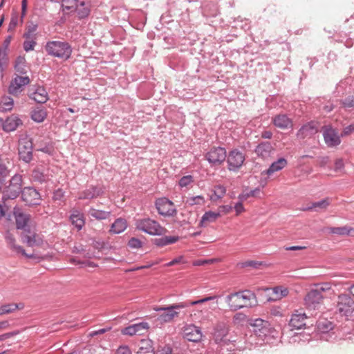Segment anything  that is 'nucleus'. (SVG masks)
<instances>
[{"instance_id":"obj_1","label":"nucleus","mask_w":354,"mask_h":354,"mask_svg":"<svg viewBox=\"0 0 354 354\" xmlns=\"http://www.w3.org/2000/svg\"><path fill=\"white\" fill-rule=\"evenodd\" d=\"M211 339L218 346L219 354H230L235 349V340L230 333V326L223 322H217L210 332Z\"/></svg>"},{"instance_id":"obj_2","label":"nucleus","mask_w":354,"mask_h":354,"mask_svg":"<svg viewBox=\"0 0 354 354\" xmlns=\"http://www.w3.org/2000/svg\"><path fill=\"white\" fill-rule=\"evenodd\" d=\"M15 218L16 226L18 230H22L21 234V240L29 247H34L41 243L42 240L38 236L35 231L32 230L28 225L30 216L25 214L21 210L15 207L13 210Z\"/></svg>"},{"instance_id":"obj_3","label":"nucleus","mask_w":354,"mask_h":354,"mask_svg":"<svg viewBox=\"0 0 354 354\" xmlns=\"http://www.w3.org/2000/svg\"><path fill=\"white\" fill-rule=\"evenodd\" d=\"M225 300L232 311H236L243 308H251L257 304L255 294L249 290L230 293L225 297Z\"/></svg>"},{"instance_id":"obj_4","label":"nucleus","mask_w":354,"mask_h":354,"mask_svg":"<svg viewBox=\"0 0 354 354\" xmlns=\"http://www.w3.org/2000/svg\"><path fill=\"white\" fill-rule=\"evenodd\" d=\"M185 308L186 304H184L183 301L167 306L154 308V310L160 313L156 317V325H162L172 322L175 317L178 316V310Z\"/></svg>"},{"instance_id":"obj_5","label":"nucleus","mask_w":354,"mask_h":354,"mask_svg":"<svg viewBox=\"0 0 354 354\" xmlns=\"http://www.w3.org/2000/svg\"><path fill=\"white\" fill-rule=\"evenodd\" d=\"M45 50L49 55L55 57L68 59L72 54V47L66 41H49L45 46Z\"/></svg>"},{"instance_id":"obj_6","label":"nucleus","mask_w":354,"mask_h":354,"mask_svg":"<svg viewBox=\"0 0 354 354\" xmlns=\"http://www.w3.org/2000/svg\"><path fill=\"white\" fill-rule=\"evenodd\" d=\"M23 176L21 174H15L9 180L8 185L2 188V201L3 203L8 200L17 198L22 192Z\"/></svg>"},{"instance_id":"obj_7","label":"nucleus","mask_w":354,"mask_h":354,"mask_svg":"<svg viewBox=\"0 0 354 354\" xmlns=\"http://www.w3.org/2000/svg\"><path fill=\"white\" fill-rule=\"evenodd\" d=\"M136 227L152 236H161L167 232V229L162 227L157 221L149 218L138 219L136 221Z\"/></svg>"},{"instance_id":"obj_8","label":"nucleus","mask_w":354,"mask_h":354,"mask_svg":"<svg viewBox=\"0 0 354 354\" xmlns=\"http://www.w3.org/2000/svg\"><path fill=\"white\" fill-rule=\"evenodd\" d=\"M337 311L342 315L350 317L354 313V300L349 295L340 294L337 297Z\"/></svg>"},{"instance_id":"obj_9","label":"nucleus","mask_w":354,"mask_h":354,"mask_svg":"<svg viewBox=\"0 0 354 354\" xmlns=\"http://www.w3.org/2000/svg\"><path fill=\"white\" fill-rule=\"evenodd\" d=\"M226 157V149L221 147H213L205 155V159L211 166L220 165L225 161Z\"/></svg>"},{"instance_id":"obj_10","label":"nucleus","mask_w":354,"mask_h":354,"mask_svg":"<svg viewBox=\"0 0 354 354\" xmlns=\"http://www.w3.org/2000/svg\"><path fill=\"white\" fill-rule=\"evenodd\" d=\"M226 158L227 168L232 171H237L245 160L244 153L237 149L231 150Z\"/></svg>"},{"instance_id":"obj_11","label":"nucleus","mask_w":354,"mask_h":354,"mask_svg":"<svg viewBox=\"0 0 354 354\" xmlns=\"http://www.w3.org/2000/svg\"><path fill=\"white\" fill-rule=\"evenodd\" d=\"M19 156L20 160L29 163L32 160L33 145L30 139L22 138L19 142Z\"/></svg>"},{"instance_id":"obj_12","label":"nucleus","mask_w":354,"mask_h":354,"mask_svg":"<svg viewBox=\"0 0 354 354\" xmlns=\"http://www.w3.org/2000/svg\"><path fill=\"white\" fill-rule=\"evenodd\" d=\"M155 205L159 214L164 216H174L177 211L174 207V203L167 198H158L155 202Z\"/></svg>"},{"instance_id":"obj_13","label":"nucleus","mask_w":354,"mask_h":354,"mask_svg":"<svg viewBox=\"0 0 354 354\" xmlns=\"http://www.w3.org/2000/svg\"><path fill=\"white\" fill-rule=\"evenodd\" d=\"M324 299L318 290H310L304 297V304L308 310L319 309Z\"/></svg>"},{"instance_id":"obj_14","label":"nucleus","mask_w":354,"mask_h":354,"mask_svg":"<svg viewBox=\"0 0 354 354\" xmlns=\"http://www.w3.org/2000/svg\"><path fill=\"white\" fill-rule=\"evenodd\" d=\"M30 80L28 76L22 77L16 75L10 83L8 92L12 95L17 96L24 89V87L30 84Z\"/></svg>"},{"instance_id":"obj_15","label":"nucleus","mask_w":354,"mask_h":354,"mask_svg":"<svg viewBox=\"0 0 354 354\" xmlns=\"http://www.w3.org/2000/svg\"><path fill=\"white\" fill-rule=\"evenodd\" d=\"M21 199L28 205H37L41 202V195L39 192L33 187H26L21 192Z\"/></svg>"},{"instance_id":"obj_16","label":"nucleus","mask_w":354,"mask_h":354,"mask_svg":"<svg viewBox=\"0 0 354 354\" xmlns=\"http://www.w3.org/2000/svg\"><path fill=\"white\" fill-rule=\"evenodd\" d=\"M253 335L263 339L270 333L268 322L262 319H256L252 324Z\"/></svg>"},{"instance_id":"obj_17","label":"nucleus","mask_w":354,"mask_h":354,"mask_svg":"<svg viewBox=\"0 0 354 354\" xmlns=\"http://www.w3.org/2000/svg\"><path fill=\"white\" fill-rule=\"evenodd\" d=\"M183 337L189 342H198L201 340L203 333L198 326L189 324L184 327Z\"/></svg>"},{"instance_id":"obj_18","label":"nucleus","mask_w":354,"mask_h":354,"mask_svg":"<svg viewBox=\"0 0 354 354\" xmlns=\"http://www.w3.org/2000/svg\"><path fill=\"white\" fill-rule=\"evenodd\" d=\"M323 136L325 143L329 147H336L341 143L340 137L330 127H324Z\"/></svg>"},{"instance_id":"obj_19","label":"nucleus","mask_w":354,"mask_h":354,"mask_svg":"<svg viewBox=\"0 0 354 354\" xmlns=\"http://www.w3.org/2000/svg\"><path fill=\"white\" fill-rule=\"evenodd\" d=\"M307 319L308 316L305 313L298 310H295L291 316L289 326L292 329H301L306 326Z\"/></svg>"},{"instance_id":"obj_20","label":"nucleus","mask_w":354,"mask_h":354,"mask_svg":"<svg viewBox=\"0 0 354 354\" xmlns=\"http://www.w3.org/2000/svg\"><path fill=\"white\" fill-rule=\"evenodd\" d=\"M318 131L317 122L310 121L301 127L297 133V137L299 139H304L310 137L317 133Z\"/></svg>"},{"instance_id":"obj_21","label":"nucleus","mask_w":354,"mask_h":354,"mask_svg":"<svg viewBox=\"0 0 354 354\" xmlns=\"http://www.w3.org/2000/svg\"><path fill=\"white\" fill-rule=\"evenodd\" d=\"M4 238L8 244V247L15 252L17 254H21L24 256H26L28 258L32 257V254H27L25 252V250L20 245L16 244V239L14 237L13 234L9 231H6L4 234Z\"/></svg>"},{"instance_id":"obj_22","label":"nucleus","mask_w":354,"mask_h":354,"mask_svg":"<svg viewBox=\"0 0 354 354\" xmlns=\"http://www.w3.org/2000/svg\"><path fill=\"white\" fill-rule=\"evenodd\" d=\"M254 151L259 157L267 160L273 154L274 149L270 142H262L257 146Z\"/></svg>"},{"instance_id":"obj_23","label":"nucleus","mask_w":354,"mask_h":354,"mask_svg":"<svg viewBox=\"0 0 354 354\" xmlns=\"http://www.w3.org/2000/svg\"><path fill=\"white\" fill-rule=\"evenodd\" d=\"M103 194V189L101 187L99 186H91L85 190L82 191L79 196L78 199L84 200V199H93L98 197L99 196Z\"/></svg>"},{"instance_id":"obj_24","label":"nucleus","mask_w":354,"mask_h":354,"mask_svg":"<svg viewBox=\"0 0 354 354\" xmlns=\"http://www.w3.org/2000/svg\"><path fill=\"white\" fill-rule=\"evenodd\" d=\"M22 124L21 120L18 116L12 115L8 117L2 125V129L6 132L14 131L17 128Z\"/></svg>"},{"instance_id":"obj_25","label":"nucleus","mask_w":354,"mask_h":354,"mask_svg":"<svg viewBox=\"0 0 354 354\" xmlns=\"http://www.w3.org/2000/svg\"><path fill=\"white\" fill-rule=\"evenodd\" d=\"M274 125L279 129H286L292 127V121L286 114H279L272 118Z\"/></svg>"},{"instance_id":"obj_26","label":"nucleus","mask_w":354,"mask_h":354,"mask_svg":"<svg viewBox=\"0 0 354 354\" xmlns=\"http://www.w3.org/2000/svg\"><path fill=\"white\" fill-rule=\"evenodd\" d=\"M128 224L125 218H118L111 224L109 232L112 234H118L127 228Z\"/></svg>"},{"instance_id":"obj_27","label":"nucleus","mask_w":354,"mask_h":354,"mask_svg":"<svg viewBox=\"0 0 354 354\" xmlns=\"http://www.w3.org/2000/svg\"><path fill=\"white\" fill-rule=\"evenodd\" d=\"M288 164V162L286 158H280L277 160L273 162L268 169L264 171L263 173L267 174L268 176H271L274 172L281 171Z\"/></svg>"},{"instance_id":"obj_28","label":"nucleus","mask_w":354,"mask_h":354,"mask_svg":"<svg viewBox=\"0 0 354 354\" xmlns=\"http://www.w3.org/2000/svg\"><path fill=\"white\" fill-rule=\"evenodd\" d=\"M75 11L79 19L87 18L91 13V6L88 3L84 1H80L77 6L75 8Z\"/></svg>"},{"instance_id":"obj_29","label":"nucleus","mask_w":354,"mask_h":354,"mask_svg":"<svg viewBox=\"0 0 354 354\" xmlns=\"http://www.w3.org/2000/svg\"><path fill=\"white\" fill-rule=\"evenodd\" d=\"M137 354H153V342L149 339H142L138 343Z\"/></svg>"},{"instance_id":"obj_30","label":"nucleus","mask_w":354,"mask_h":354,"mask_svg":"<svg viewBox=\"0 0 354 354\" xmlns=\"http://www.w3.org/2000/svg\"><path fill=\"white\" fill-rule=\"evenodd\" d=\"M30 97L41 104L45 103L48 100V93L42 86L37 87L35 91L30 95Z\"/></svg>"},{"instance_id":"obj_31","label":"nucleus","mask_w":354,"mask_h":354,"mask_svg":"<svg viewBox=\"0 0 354 354\" xmlns=\"http://www.w3.org/2000/svg\"><path fill=\"white\" fill-rule=\"evenodd\" d=\"M70 220L72 224L78 230H80L84 225L85 221L84 215L79 210L75 209L72 212L70 216Z\"/></svg>"},{"instance_id":"obj_32","label":"nucleus","mask_w":354,"mask_h":354,"mask_svg":"<svg viewBox=\"0 0 354 354\" xmlns=\"http://www.w3.org/2000/svg\"><path fill=\"white\" fill-rule=\"evenodd\" d=\"M179 239L178 236H165L156 238L153 240V243L158 247H164L168 245L174 244Z\"/></svg>"},{"instance_id":"obj_33","label":"nucleus","mask_w":354,"mask_h":354,"mask_svg":"<svg viewBox=\"0 0 354 354\" xmlns=\"http://www.w3.org/2000/svg\"><path fill=\"white\" fill-rule=\"evenodd\" d=\"M220 216V213L212 211L206 212L202 216L200 225L202 227L206 226L208 223L214 222Z\"/></svg>"},{"instance_id":"obj_34","label":"nucleus","mask_w":354,"mask_h":354,"mask_svg":"<svg viewBox=\"0 0 354 354\" xmlns=\"http://www.w3.org/2000/svg\"><path fill=\"white\" fill-rule=\"evenodd\" d=\"M111 212V211H104L91 207L88 210V214L96 220H105L108 218Z\"/></svg>"},{"instance_id":"obj_35","label":"nucleus","mask_w":354,"mask_h":354,"mask_svg":"<svg viewBox=\"0 0 354 354\" xmlns=\"http://www.w3.org/2000/svg\"><path fill=\"white\" fill-rule=\"evenodd\" d=\"M10 174V169L5 165L2 155L0 153V192H1L3 187L6 178Z\"/></svg>"},{"instance_id":"obj_36","label":"nucleus","mask_w":354,"mask_h":354,"mask_svg":"<svg viewBox=\"0 0 354 354\" xmlns=\"http://www.w3.org/2000/svg\"><path fill=\"white\" fill-rule=\"evenodd\" d=\"M333 328V323L327 319L321 320L317 322V330L323 335L328 334Z\"/></svg>"},{"instance_id":"obj_37","label":"nucleus","mask_w":354,"mask_h":354,"mask_svg":"<svg viewBox=\"0 0 354 354\" xmlns=\"http://www.w3.org/2000/svg\"><path fill=\"white\" fill-rule=\"evenodd\" d=\"M329 230L332 234L354 236V228L347 226L330 227Z\"/></svg>"},{"instance_id":"obj_38","label":"nucleus","mask_w":354,"mask_h":354,"mask_svg":"<svg viewBox=\"0 0 354 354\" xmlns=\"http://www.w3.org/2000/svg\"><path fill=\"white\" fill-rule=\"evenodd\" d=\"M79 0H62V10L63 12H75V8L77 6Z\"/></svg>"},{"instance_id":"obj_39","label":"nucleus","mask_w":354,"mask_h":354,"mask_svg":"<svg viewBox=\"0 0 354 354\" xmlns=\"http://www.w3.org/2000/svg\"><path fill=\"white\" fill-rule=\"evenodd\" d=\"M46 111L44 109H35L31 112L32 120L38 123L42 122L46 118Z\"/></svg>"},{"instance_id":"obj_40","label":"nucleus","mask_w":354,"mask_h":354,"mask_svg":"<svg viewBox=\"0 0 354 354\" xmlns=\"http://www.w3.org/2000/svg\"><path fill=\"white\" fill-rule=\"evenodd\" d=\"M14 100L10 96H3L1 98L0 104V110L1 111H8L12 109Z\"/></svg>"},{"instance_id":"obj_41","label":"nucleus","mask_w":354,"mask_h":354,"mask_svg":"<svg viewBox=\"0 0 354 354\" xmlns=\"http://www.w3.org/2000/svg\"><path fill=\"white\" fill-rule=\"evenodd\" d=\"M38 26L37 24L31 23L29 24L26 29V32L24 34V37L25 39H36V31L37 30Z\"/></svg>"},{"instance_id":"obj_42","label":"nucleus","mask_w":354,"mask_h":354,"mask_svg":"<svg viewBox=\"0 0 354 354\" xmlns=\"http://www.w3.org/2000/svg\"><path fill=\"white\" fill-rule=\"evenodd\" d=\"M32 179L35 182L42 183L46 181L47 176L39 169H35L32 173Z\"/></svg>"},{"instance_id":"obj_43","label":"nucleus","mask_w":354,"mask_h":354,"mask_svg":"<svg viewBox=\"0 0 354 354\" xmlns=\"http://www.w3.org/2000/svg\"><path fill=\"white\" fill-rule=\"evenodd\" d=\"M25 63L26 60L24 57H17L15 64V71L20 74H25L26 73Z\"/></svg>"},{"instance_id":"obj_44","label":"nucleus","mask_w":354,"mask_h":354,"mask_svg":"<svg viewBox=\"0 0 354 354\" xmlns=\"http://www.w3.org/2000/svg\"><path fill=\"white\" fill-rule=\"evenodd\" d=\"M226 189L224 186L218 185L214 188V195L211 197L212 200L221 198L225 194Z\"/></svg>"},{"instance_id":"obj_45","label":"nucleus","mask_w":354,"mask_h":354,"mask_svg":"<svg viewBox=\"0 0 354 354\" xmlns=\"http://www.w3.org/2000/svg\"><path fill=\"white\" fill-rule=\"evenodd\" d=\"M329 202L327 198L322 199L319 201L315 202L312 204V205L308 206L304 208V210H312L315 208L325 209L327 206H328Z\"/></svg>"},{"instance_id":"obj_46","label":"nucleus","mask_w":354,"mask_h":354,"mask_svg":"<svg viewBox=\"0 0 354 354\" xmlns=\"http://www.w3.org/2000/svg\"><path fill=\"white\" fill-rule=\"evenodd\" d=\"M215 297H205V298H203L201 299H198V300H195V301H183L184 304H186V308L187 307H189L191 306H194V305H197V304H203V303H205V302H207V301H211V300H213L214 299Z\"/></svg>"},{"instance_id":"obj_47","label":"nucleus","mask_w":354,"mask_h":354,"mask_svg":"<svg viewBox=\"0 0 354 354\" xmlns=\"http://www.w3.org/2000/svg\"><path fill=\"white\" fill-rule=\"evenodd\" d=\"M215 297H205V298H203L201 299H198V300H195V301H183L184 304H186V308L187 307H189L191 306H194V305H197V304H203V303H205V302H207V301H211V300H213L214 299Z\"/></svg>"},{"instance_id":"obj_48","label":"nucleus","mask_w":354,"mask_h":354,"mask_svg":"<svg viewBox=\"0 0 354 354\" xmlns=\"http://www.w3.org/2000/svg\"><path fill=\"white\" fill-rule=\"evenodd\" d=\"M37 45L36 39H26L24 41L23 47L26 52H29L34 50L35 46Z\"/></svg>"},{"instance_id":"obj_49","label":"nucleus","mask_w":354,"mask_h":354,"mask_svg":"<svg viewBox=\"0 0 354 354\" xmlns=\"http://www.w3.org/2000/svg\"><path fill=\"white\" fill-rule=\"evenodd\" d=\"M3 314H8L14 312L19 308L18 304H8L2 305L1 306Z\"/></svg>"},{"instance_id":"obj_50","label":"nucleus","mask_w":354,"mask_h":354,"mask_svg":"<svg viewBox=\"0 0 354 354\" xmlns=\"http://www.w3.org/2000/svg\"><path fill=\"white\" fill-rule=\"evenodd\" d=\"M134 327L136 333L138 335H142L143 330H146L148 328V324L147 322H140L138 324H132Z\"/></svg>"},{"instance_id":"obj_51","label":"nucleus","mask_w":354,"mask_h":354,"mask_svg":"<svg viewBox=\"0 0 354 354\" xmlns=\"http://www.w3.org/2000/svg\"><path fill=\"white\" fill-rule=\"evenodd\" d=\"M142 241L135 237L131 238L128 242V246L132 249H138L142 247Z\"/></svg>"},{"instance_id":"obj_52","label":"nucleus","mask_w":354,"mask_h":354,"mask_svg":"<svg viewBox=\"0 0 354 354\" xmlns=\"http://www.w3.org/2000/svg\"><path fill=\"white\" fill-rule=\"evenodd\" d=\"M12 37L8 36L3 41V48L0 49V57L3 55V58L7 56V49L10 44Z\"/></svg>"},{"instance_id":"obj_53","label":"nucleus","mask_w":354,"mask_h":354,"mask_svg":"<svg viewBox=\"0 0 354 354\" xmlns=\"http://www.w3.org/2000/svg\"><path fill=\"white\" fill-rule=\"evenodd\" d=\"M261 265V262L255 261H247L241 262V263H239V266L241 268L252 267V268H257Z\"/></svg>"},{"instance_id":"obj_54","label":"nucleus","mask_w":354,"mask_h":354,"mask_svg":"<svg viewBox=\"0 0 354 354\" xmlns=\"http://www.w3.org/2000/svg\"><path fill=\"white\" fill-rule=\"evenodd\" d=\"M193 181V178L190 175L183 176L178 182L179 186L185 187L189 185Z\"/></svg>"},{"instance_id":"obj_55","label":"nucleus","mask_w":354,"mask_h":354,"mask_svg":"<svg viewBox=\"0 0 354 354\" xmlns=\"http://www.w3.org/2000/svg\"><path fill=\"white\" fill-rule=\"evenodd\" d=\"M273 292L277 295L278 299H280L281 297H286L288 293V290L287 288L275 287L273 288Z\"/></svg>"},{"instance_id":"obj_56","label":"nucleus","mask_w":354,"mask_h":354,"mask_svg":"<svg viewBox=\"0 0 354 354\" xmlns=\"http://www.w3.org/2000/svg\"><path fill=\"white\" fill-rule=\"evenodd\" d=\"M343 106L346 109L354 107V96L350 95L342 100Z\"/></svg>"},{"instance_id":"obj_57","label":"nucleus","mask_w":354,"mask_h":354,"mask_svg":"<svg viewBox=\"0 0 354 354\" xmlns=\"http://www.w3.org/2000/svg\"><path fill=\"white\" fill-rule=\"evenodd\" d=\"M331 286L330 283H324L321 284L316 285V288H314L315 290H318L321 295H323V292H326L330 290Z\"/></svg>"},{"instance_id":"obj_58","label":"nucleus","mask_w":354,"mask_h":354,"mask_svg":"<svg viewBox=\"0 0 354 354\" xmlns=\"http://www.w3.org/2000/svg\"><path fill=\"white\" fill-rule=\"evenodd\" d=\"M246 319V315L243 313H237L233 317V322L235 324H241Z\"/></svg>"},{"instance_id":"obj_59","label":"nucleus","mask_w":354,"mask_h":354,"mask_svg":"<svg viewBox=\"0 0 354 354\" xmlns=\"http://www.w3.org/2000/svg\"><path fill=\"white\" fill-rule=\"evenodd\" d=\"M186 263V261L185 260L184 257L183 255H181V256H179L176 258L174 259L171 261L165 264V266L170 267V266H173L178 263Z\"/></svg>"},{"instance_id":"obj_60","label":"nucleus","mask_w":354,"mask_h":354,"mask_svg":"<svg viewBox=\"0 0 354 354\" xmlns=\"http://www.w3.org/2000/svg\"><path fill=\"white\" fill-rule=\"evenodd\" d=\"M205 202V199L203 196H196L192 197L189 199V204L190 205H196V204H203Z\"/></svg>"},{"instance_id":"obj_61","label":"nucleus","mask_w":354,"mask_h":354,"mask_svg":"<svg viewBox=\"0 0 354 354\" xmlns=\"http://www.w3.org/2000/svg\"><path fill=\"white\" fill-rule=\"evenodd\" d=\"M353 131H354V123H352L344 128V129L341 133V136H348V135L351 134V133H353Z\"/></svg>"},{"instance_id":"obj_62","label":"nucleus","mask_w":354,"mask_h":354,"mask_svg":"<svg viewBox=\"0 0 354 354\" xmlns=\"http://www.w3.org/2000/svg\"><path fill=\"white\" fill-rule=\"evenodd\" d=\"M18 23V16L12 15L8 26V31L12 30L17 26Z\"/></svg>"},{"instance_id":"obj_63","label":"nucleus","mask_w":354,"mask_h":354,"mask_svg":"<svg viewBox=\"0 0 354 354\" xmlns=\"http://www.w3.org/2000/svg\"><path fill=\"white\" fill-rule=\"evenodd\" d=\"M122 334L128 335H136V331L135 330L134 327L132 325H130L127 327H125L122 330Z\"/></svg>"},{"instance_id":"obj_64","label":"nucleus","mask_w":354,"mask_h":354,"mask_svg":"<svg viewBox=\"0 0 354 354\" xmlns=\"http://www.w3.org/2000/svg\"><path fill=\"white\" fill-rule=\"evenodd\" d=\"M115 354H131V352L128 346H120L118 348Z\"/></svg>"}]
</instances>
